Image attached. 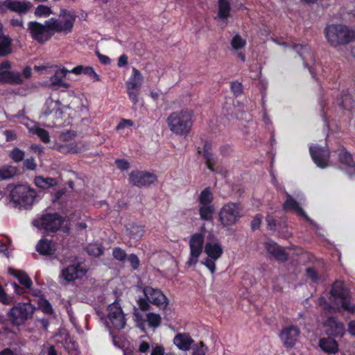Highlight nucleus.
<instances>
[{
    "label": "nucleus",
    "mask_w": 355,
    "mask_h": 355,
    "mask_svg": "<svg viewBox=\"0 0 355 355\" xmlns=\"http://www.w3.org/2000/svg\"><path fill=\"white\" fill-rule=\"evenodd\" d=\"M169 130L176 135H187L193 122V112L184 108L170 114L166 119Z\"/></svg>",
    "instance_id": "1"
},
{
    "label": "nucleus",
    "mask_w": 355,
    "mask_h": 355,
    "mask_svg": "<svg viewBox=\"0 0 355 355\" xmlns=\"http://www.w3.org/2000/svg\"><path fill=\"white\" fill-rule=\"evenodd\" d=\"M36 193L35 190L26 185L15 187L10 193V202L16 208L28 209L35 201Z\"/></svg>",
    "instance_id": "2"
},
{
    "label": "nucleus",
    "mask_w": 355,
    "mask_h": 355,
    "mask_svg": "<svg viewBox=\"0 0 355 355\" xmlns=\"http://www.w3.org/2000/svg\"><path fill=\"white\" fill-rule=\"evenodd\" d=\"M325 36L331 46L349 43L354 39V33L341 24H332L325 28Z\"/></svg>",
    "instance_id": "3"
},
{
    "label": "nucleus",
    "mask_w": 355,
    "mask_h": 355,
    "mask_svg": "<svg viewBox=\"0 0 355 355\" xmlns=\"http://www.w3.org/2000/svg\"><path fill=\"white\" fill-rule=\"evenodd\" d=\"M330 300L334 302L337 308L345 311H355V303L349 291L344 288L341 282H336L331 287Z\"/></svg>",
    "instance_id": "4"
},
{
    "label": "nucleus",
    "mask_w": 355,
    "mask_h": 355,
    "mask_svg": "<svg viewBox=\"0 0 355 355\" xmlns=\"http://www.w3.org/2000/svg\"><path fill=\"white\" fill-rule=\"evenodd\" d=\"M144 295L147 299L140 298L137 303L142 311L149 309L148 301L160 309H165L168 305V300L164 294L158 289L147 286L144 288Z\"/></svg>",
    "instance_id": "5"
},
{
    "label": "nucleus",
    "mask_w": 355,
    "mask_h": 355,
    "mask_svg": "<svg viewBox=\"0 0 355 355\" xmlns=\"http://www.w3.org/2000/svg\"><path fill=\"white\" fill-rule=\"evenodd\" d=\"M76 16L71 11L62 10L58 19L51 18L48 20L49 24L53 31V35L55 32L65 34L71 32Z\"/></svg>",
    "instance_id": "6"
},
{
    "label": "nucleus",
    "mask_w": 355,
    "mask_h": 355,
    "mask_svg": "<svg viewBox=\"0 0 355 355\" xmlns=\"http://www.w3.org/2000/svg\"><path fill=\"white\" fill-rule=\"evenodd\" d=\"M205 252L207 257L201 261V263L213 274L216 271V261L223 254V247L218 241H209L205 245Z\"/></svg>",
    "instance_id": "7"
},
{
    "label": "nucleus",
    "mask_w": 355,
    "mask_h": 355,
    "mask_svg": "<svg viewBox=\"0 0 355 355\" xmlns=\"http://www.w3.org/2000/svg\"><path fill=\"white\" fill-rule=\"evenodd\" d=\"M243 209L240 205L236 203H227L225 205L219 212V219L223 226L234 225L243 215Z\"/></svg>",
    "instance_id": "8"
},
{
    "label": "nucleus",
    "mask_w": 355,
    "mask_h": 355,
    "mask_svg": "<svg viewBox=\"0 0 355 355\" xmlns=\"http://www.w3.org/2000/svg\"><path fill=\"white\" fill-rule=\"evenodd\" d=\"M28 29L31 37L40 43L49 40L53 35L48 20L44 24L31 21L28 24Z\"/></svg>",
    "instance_id": "9"
},
{
    "label": "nucleus",
    "mask_w": 355,
    "mask_h": 355,
    "mask_svg": "<svg viewBox=\"0 0 355 355\" xmlns=\"http://www.w3.org/2000/svg\"><path fill=\"white\" fill-rule=\"evenodd\" d=\"M204 246V236L202 234H194L191 236L189 241L190 253L187 266L192 267L197 264L201 254L202 253Z\"/></svg>",
    "instance_id": "10"
},
{
    "label": "nucleus",
    "mask_w": 355,
    "mask_h": 355,
    "mask_svg": "<svg viewBox=\"0 0 355 355\" xmlns=\"http://www.w3.org/2000/svg\"><path fill=\"white\" fill-rule=\"evenodd\" d=\"M143 80L144 77L141 72L136 68H133L125 85L129 98L135 105L139 101V89L143 83Z\"/></svg>",
    "instance_id": "11"
},
{
    "label": "nucleus",
    "mask_w": 355,
    "mask_h": 355,
    "mask_svg": "<svg viewBox=\"0 0 355 355\" xmlns=\"http://www.w3.org/2000/svg\"><path fill=\"white\" fill-rule=\"evenodd\" d=\"M63 223L61 216L58 214H47L33 220V224L40 230L53 232L58 230Z\"/></svg>",
    "instance_id": "12"
},
{
    "label": "nucleus",
    "mask_w": 355,
    "mask_h": 355,
    "mask_svg": "<svg viewBox=\"0 0 355 355\" xmlns=\"http://www.w3.org/2000/svg\"><path fill=\"white\" fill-rule=\"evenodd\" d=\"M86 274V270L80 264H72L64 268L60 275V282L66 284L82 278Z\"/></svg>",
    "instance_id": "13"
},
{
    "label": "nucleus",
    "mask_w": 355,
    "mask_h": 355,
    "mask_svg": "<svg viewBox=\"0 0 355 355\" xmlns=\"http://www.w3.org/2000/svg\"><path fill=\"white\" fill-rule=\"evenodd\" d=\"M300 333L298 327L291 325L282 329L279 333V338L285 347L293 348L298 339Z\"/></svg>",
    "instance_id": "14"
},
{
    "label": "nucleus",
    "mask_w": 355,
    "mask_h": 355,
    "mask_svg": "<svg viewBox=\"0 0 355 355\" xmlns=\"http://www.w3.org/2000/svg\"><path fill=\"white\" fill-rule=\"evenodd\" d=\"M157 180L155 175L146 171H135L130 174V182L141 187L153 184Z\"/></svg>",
    "instance_id": "15"
},
{
    "label": "nucleus",
    "mask_w": 355,
    "mask_h": 355,
    "mask_svg": "<svg viewBox=\"0 0 355 355\" xmlns=\"http://www.w3.org/2000/svg\"><path fill=\"white\" fill-rule=\"evenodd\" d=\"M310 153L318 167L324 168L328 166L329 154L327 150L316 146H310Z\"/></svg>",
    "instance_id": "16"
},
{
    "label": "nucleus",
    "mask_w": 355,
    "mask_h": 355,
    "mask_svg": "<svg viewBox=\"0 0 355 355\" xmlns=\"http://www.w3.org/2000/svg\"><path fill=\"white\" fill-rule=\"evenodd\" d=\"M68 73L69 70L65 68L56 70L54 75L50 78L47 85L55 89L69 88V85L64 81V78Z\"/></svg>",
    "instance_id": "17"
},
{
    "label": "nucleus",
    "mask_w": 355,
    "mask_h": 355,
    "mask_svg": "<svg viewBox=\"0 0 355 355\" xmlns=\"http://www.w3.org/2000/svg\"><path fill=\"white\" fill-rule=\"evenodd\" d=\"M32 7L29 1H12L11 0H5L0 3V9L5 10L9 9L19 13H25Z\"/></svg>",
    "instance_id": "18"
},
{
    "label": "nucleus",
    "mask_w": 355,
    "mask_h": 355,
    "mask_svg": "<svg viewBox=\"0 0 355 355\" xmlns=\"http://www.w3.org/2000/svg\"><path fill=\"white\" fill-rule=\"evenodd\" d=\"M327 334L332 336H342L345 333V327L343 323L336 318L330 317L324 323Z\"/></svg>",
    "instance_id": "19"
},
{
    "label": "nucleus",
    "mask_w": 355,
    "mask_h": 355,
    "mask_svg": "<svg viewBox=\"0 0 355 355\" xmlns=\"http://www.w3.org/2000/svg\"><path fill=\"white\" fill-rule=\"evenodd\" d=\"M104 322L109 329H123L125 324L123 312H109L107 318L105 319Z\"/></svg>",
    "instance_id": "20"
},
{
    "label": "nucleus",
    "mask_w": 355,
    "mask_h": 355,
    "mask_svg": "<svg viewBox=\"0 0 355 355\" xmlns=\"http://www.w3.org/2000/svg\"><path fill=\"white\" fill-rule=\"evenodd\" d=\"M36 309L51 311V307L46 299L38 297L31 300L29 303L24 304L23 307L20 308L19 311H35Z\"/></svg>",
    "instance_id": "21"
},
{
    "label": "nucleus",
    "mask_w": 355,
    "mask_h": 355,
    "mask_svg": "<svg viewBox=\"0 0 355 355\" xmlns=\"http://www.w3.org/2000/svg\"><path fill=\"white\" fill-rule=\"evenodd\" d=\"M267 252L278 261H284L287 259V254L284 249L272 241L264 243Z\"/></svg>",
    "instance_id": "22"
},
{
    "label": "nucleus",
    "mask_w": 355,
    "mask_h": 355,
    "mask_svg": "<svg viewBox=\"0 0 355 355\" xmlns=\"http://www.w3.org/2000/svg\"><path fill=\"white\" fill-rule=\"evenodd\" d=\"M28 130L30 133L36 134L40 139L44 143L50 141V137L49 132L41 128H40L34 121L29 119H24L21 122Z\"/></svg>",
    "instance_id": "23"
},
{
    "label": "nucleus",
    "mask_w": 355,
    "mask_h": 355,
    "mask_svg": "<svg viewBox=\"0 0 355 355\" xmlns=\"http://www.w3.org/2000/svg\"><path fill=\"white\" fill-rule=\"evenodd\" d=\"M62 112V107L59 101H54L51 98L46 100L44 107V113L45 115L53 114L55 117L59 118Z\"/></svg>",
    "instance_id": "24"
},
{
    "label": "nucleus",
    "mask_w": 355,
    "mask_h": 355,
    "mask_svg": "<svg viewBox=\"0 0 355 355\" xmlns=\"http://www.w3.org/2000/svg\"><path fill=\"white\" fill-rule=\"evenodd\" d=\"M23 77L19 72L12 71H0V83L8 84H20L23 83Z\"/></svg>",
    "instance_id": "25"
},
{
    "label": "nucleus",
    "mask_w": 355,
    "mask_h": 355,
    "mask_svg": "<svg viewBox=\"0 0 355 355\" xmlns=\"http://www.w3.org/2000/svg\"><path fill=\"white\" fill-rule=\"evenodd\" d=\"M339 159L341 163L345 164L348 167L349 175L352 178H355V163L352 159L351 154H349L344 148L339 150Z\"/></svg>",
    "instance_id": "26"
},
{
    "label": "nucleus",
    "mask_w": 355,
    "mask_h": 355,
    "mask_svg": "<svg viewBox=\"0 0 355 355\" xmlns=\"http://www.w3.org/2000/svg\"><path fill=\"white\" fill-rule=\"evenodd\" d=\"M284 209L286 211H294L297 215L301 216L308 221L311 222V219L300 207L299 204L288 194H287V199L284 203Z\"/></svg>",
    "instance_id": "27"
},
{
    "label": "nucleus",
    "mask_w": 355,
    "mask_h": 355,
    "mask_svg": "<svg viewBox=\"0 0 355 355\" xmlns=\"http://www.w3.org/2000/svg\"><path fill=\"white\" fill-rule=\"evenodd\" d=\"M193 342V339L188 334H178L173 339L174 345L183 351L189 350Z\"/></svg>",
    "instance_id": "28"
},
{
    "label": "nucleus",
    "mask_w": 355,
    "mask_h": 355,
    "mask_svg": "<svg viewBox=\"0 0 355 355\" xmlns=\"http://www.w3.org/2000/svg\"><path fill=\"white\" fill-rule=\"evenodd\" d=\"M246 45V41L241 37L239 35H236L233 37L231 41V47L232 49L236 52H237L238 58L243 62L245 60V55L239 51L242 49H243Z\"/></svg>",
    "instance_id": "29"
},
{
    "label": "nucleus",
    "mask_w": 355,
    "mask_h": 355,
    "mask_svg": "<svg viewBox=\"0 0 355 355\" xmlns=\"http://www.w3.org/2000/svg\"><path fill=\"white\" fill-rule=\"evenodd\" d=\"M53 148L62 153H75L81 151L83 146L76 142L60 144H55Z\"/></svg>",
    "instance_id": "30"
},
{
    "label": "nucleus",
    "mask_w": 355,
    "mask_h": 355,
    "mask_svg": "<svg viewBox=\"0 0 355 355\" xmlns=\"http://www.w3.org/2000/svg\"><path fill=\"white\" fill-rule=\"evenodd\" d=\"M319 346L325 352L336 354L338 350L337 342L331 338H323L320 340Z\"/></svg>",
    "instance_id": "31"
},
{
    "label": "nucleus",
    "mask_w": 355,
    "mask_h": 355,
    "mask_svg": "<svg viewBox=\"0 0 355 355\" xmlns=\"http://www.w3.org/2000/svg\"><path fill=\"white\" fill-rule=\"evenodd\" d=\"M8 272L16 277L21 285L27 288H31L33 282L24 271L10 268L8 269Z\"/></svg>",
    "instance_id": "32"
},
{
    "label": "nucleus",
    "mask_w": 355,
    "mask_h": 355,
    "mask_svg": "<svg viewBox=\"0 0 355 355\" xmlns=\"http://www.w3.org/2000/svg\"><path fill=\"white\" fill-rule=\"evenodd\" d=\"M37 251L44 255L51 254L55 251L54 245L47 239H41L36 245Z\"/></svg>",
    "instance_id": "33"
},
{
    "label": "nucleus",
    "mask_w": 355,
    "mask_h": 355,
    "mask_svg": "<svg viewBox=\"0 0 355 355\" xmlns=\"http://www.w3.org/2000/svg\"><path fill=\"white\" fill-rule=\"evenodd\" d=\"M230 12V0H218V17L222 20H225Z\"/></svg>",
    "instance_id": "34"
},
{
    "label": "nucleus",
    "mask_w": 355,
    "mask_h": 355,
    "mask_svg": "<svg viewBox=\"0 0 355 355\" xmlns=\"http://www.w3.org/2000/svg\"><path fill=\"white\" fill-rule=\"evenodd\" d=\"M35 183L37 187L42 189H49L57 184V180L51 178H43L41 176L35 178Z\"/></svg>",
    "instance_id": "35"
},
{
    "label": "nucleus",
    "mask_w": 355,
    "mask_h": 355,
    "mask_svg": "<svg viewBox=\"0 0 355 355\" xmlns=\"http://www.w3.org/2000/svg\"><path fill=\"white\" fill-rule=\"evenodd\" d=\"M11 53V40L6 36L0 37V55L5 56Z\"/></svg>",
    "instance_id": "36"
},
{
    "label": "nucleus",
    "mask_w": 355,
    "mask_h": 355,
    "mask_svg": "<svg viewBox=\"0 0 355 355\" xmlns=\"http://www.w3.org/2000/svg\"><path fill=\"white\" fill-rule=\"evenodd\" d=\"M28 312H10L9 318L12 323L16 325H20L27 319Z\"/></svg>",
    "instance_id": "37"
},
{
    "label": "nucleus",
    "mask_w": 355,
    "mask_h": 355,
    "mask_svg": "<svg viewBox=\"0 0 355 355\" xmlns=\"http://www.w3.org/2000/svg\"><path fill=\"white\" fill-rule=\"evenodd\" d=\"M17 173V168L12 166H3L0 168V178L1 179H10Z\"/></svg>",
    "instance_id": "38"
},
{
    "label": "nucleus",
    "mask_w": 355,
    "mask_h": 355,
    "mask_svg": "<svg viewBox=\"0 0 355 355\" xmlns=\"http://www.w3.org/2000/svg\"><path fill=\"white\" fill-rule=\"evenodd\" d=\"M161 317L159 314L153 312H149L146 315L144 322H147L148 326L151 327H157L159 325Z\"/></svg>",
    "instance_id": "39"
},
{
    "label": "nucleus",
    "mask_w": 355,
    "mask_h": 355,
    "mask_svg": "<svg viewBox=\"0 0 355 355\" xmlns=\"http://www.w3.org/2000/svg\"><path fill=\"white\" fill-rule=\"evenodd\" d=\"M200 218L203 220H210L212 218L214 207L211 205H201L200 208Z\"/></svg>",
    "instance_id": "40"
},
{
    "label": "nucleus",
    "mask_w": 355,
    "mask_h": 355,
    "mask_svg": "<svg viewBox=\"0 0 355 355\" xmlns=\"http://www.w3.org/2000/svg\"><path fill=\"white\" fill-rule=\"evenodd\" d=\"M212 200V193H211L210 190L207 188L204 189L199 196V201L201 205H210Z\"/></svg>",
    "instance_id": "41"
},
{
    "label": "nucleus",
    "mask_w": 355,
    "mask_h": 355,
    "mask_svg": "<svg viewBox=\"0 0 355 355\" xmlns=\"http://www.w3.org/2000/svg\"><path fill=\"white\" fill-rule=\"evenodd\" d=\"M51 13V8L44 5L38 6L35 10V15L37 17H48Z\"/></svg>",
    "instance_id": "42"
},
{
    "label": "nucleus",
    "mask_w": 355,
    "mask_h": 355,
    "mask_svg": "<svg viewBox=\"0 0 355 355\" xmlns=\"http://www.w3.org/2000/svg\"><path fill=\"white\" fill-rule=\"evenodd\" d=\"M9 156L15 162H19L23 160L24 157V153L19 148H15L10 152Z\"/></svg>",
    "instance_id": "43"
},
{
    "label": "nucleus",
    "mask_w": 355,
    "mask_h": 355,
    "mask_svg": "<svg viewBox=\"0 0 355 355\" xmlns=\"http://www.w3.org/2000/svg\"><path fill=\"white\" fill-rule=\"evenodd\" d=\"M144 230L142 227L137 225H132L130 228V234L133 239H139L144 234Z\"/></svg>",
    "instance_id": "44"
},
{
    "label": "nucleus",
    "mask_w": 355,
    "mask_h": 355,
    "mask_svg": "<svg viewBox=\"0 0 355 355\" xmlns=\"http://www.w3.org/2000/svg\"><path fill=\"white\" fill-rule=\"evenodd\" d=\"M87 250L89 254L94 257L100 256L103 253L102 248L98 244L89 245Z\"/></svg>",
    "instance_id": "45"
},
{
    "label": "nucleus",
    "mask_w": 355,
    "mask_h": 355,
    "mask_svg": "<svg viewBox=\"0 0 355 355\" xmlns=\"http://www.w3.org/2000/svg\"><path fill=\"white\" fill-rule=\"evenodd\" d=\"M207 350V347L200 342L193 347L192 355H205Z\"/></svg>",
    "instance_id": "46"
},
{
    "label": "nucleus",
    "mask_w": 355,
    "mask_h": 355,
    "mask_svg": "<svg viewBox=\"0 0 355 355\" xmlns=\"http://www.w3.org/2000/svg\"><path fill=\"white\" fill-rule=\"evenodd\" d=\"M112 254L114 257L119 261H123L126 258V254L125 251L120 248H114L113 250Z\"/></svg>",
    "instance_id": "47"
},
{
    "label": "nucleus",
    "mask_w": 355,
    "mask_h": 355,
    "mask_svg": "<svg viewBox=\"0 0 355 355\" xmlns=\"http://www.w3.org/2000/svg\"><path fill=\"white\" fill-rule=\"evenodd\" d=\"M12 301V298L6 293L3 287L0 285V302L3 304H10Z\"/></svg>",
    "instance_id": "48"
},
{
    "label": "nucleus",
    "mask_w": 355,
    "mask_h": 355,
    "mask_svg": "<svg viewBox=\"0 0 355 355\" xmlns=\"http://www.w3.org/2000/svg\"><path fill=\"white\" fill-rule=\"evenodd\" d=\"M85 73L92 80L94 81H99L100 78L98 75L94 71V69L90 67L85 66Z\"/></svg>",
    "instance_id": "49"
},
{
    "label": "nucleus",
    "mask_w": 355,
    "mask_h": 355,
    "mask_svg": "<svg viewBox=\"0 0 355 355\" xmlns=\"http://www.w3.org/2000/svg\"><path fill=\"white\" fill-rule=\"evenodd\" d=\"M133 125V121L130 119H122L116 126L117 130H121Z\"/></svg>",
    "instance_id": "50"
},
{
    "label": "nucleus",
    "mask_w": 355,
    "mask_h": 355,
    "mask_svg": "<svg viewBox=\"0 0 355 355\" xmlns=\"http://www.w3.org/2000/svg\"><path fill=\"white\" fill-rule=\"evenodd\" d=\"M306 275L313 282H317L319 279L318 274L313 268H308L306 269Z\"/></svg>",
    "instance_id": "51"
},
{
    "label": "nucleus",
    "mask_w": 355,
    "mask_h": 355,
    "mask_svg": "<svg viewBox=\"0 0 355 355\" xmlns=\"http://www.w3.org/2000/svg\"><path fill=\"white\" fill-rule=\"evenodd\" d=\"M133 269H137L139 266V258L135 254H130L128 258Z\"/></svg>",
    "instance_id": "52"
},
{
    "label": "nucleus",
    "mask_w": 355,
    "mask_h": 355,
    "mask_svg": "<svg viewBox=\"0 0 355 355\" xmlns=\"http://www.w3.org/2000/svg\"><path fill=\"white\" fill-rule=\"evenodd\" d=\"M232 91L236 95L242 92V85L239 82H233L231 84Z\"/></svg>",
    "instance_id": "53"
},
{
    "label": "nucleus",
    "mask_w": 355,
    "mask_h": 355,
    "mask_svg": "<svg viewBox=\"0 0 355 355\" xmlns=\"http://www.w3.org/2000/svg\"><path fill=\"white\" fill-rule=\"evenodd\" d=\"M85 66L79 65L74 68H73L71 70L69 71V73H73L76 75L85 73Z\"/></svg>",
    "instance_id": "54"
},
{
    "label": "nucleus",
    "mask_w": 355,
    "mask_h": 355,
    "mask_svg": "<svg viewBox=\"0 0 355 355\" xmlns=\"http://www.w3.org/2000/svg\"><path fill=\"white\" fill-rule=\"evenodd\" d=\"M24 166L29 170H34L36 167V163L33 159H27L24 162Z\"/></svg>",
    "instance_id": "55"
},
{
    "label": "nucleus",
    "mask_w": 355,
    "mask_h": 355,
    "mask_svg": "<svg viewBox=\"0 0 355 355\" xmlns=\"http://www.w3.org/2000/svg\"><path fill=\"white\" fill-rule=\"evenodd\" d=\"M3 135H5L7 141H13L16 138L15 132L12 130H5L3 132Z\"/></svg>",
    "instance_id": "56"
},
{
    "label": "nucleus",
    "mask_w": 355,
    "mask_h": 355,
    "mask_svg": "<svg viewBox=\"0 0 355 355\" xmlns=\"http://www.w3.org/2000/svg\"><path fill=\"white\" fill-rule=\"evenodd\" d=\"M262 217L259 215H257L253 220L252 221V229H257L259 228L261 222Z\"/></svg>",
    "instance_id": "57"
},
{
    "label": "nucleus",
    "mask_w": 355,
    "mask_h": 355,
    "mask_svg": "<svg viewBox=\"0 0 355 355\" xmlns=\"http://www.w3.org/2000/svg\"><path fill=\"white\" fill-rule=\"evenodd\" d=\"M150 355H164V349L162 346L159 345L153 348Z\"/></svg>",
    "instance_id": "58"
},
{
    "label": "nucleus",
    "mask_w": 355,
    "mask_h": 355,
    "mask_svg": "<svg viewBox=\"0 0 355 355\" xmlns=\"http://www.w3.org/2000/svg\"><path fill=\"white\" fill-rule=\"evenodd\" d=\"M116 164L117 167L121 170L127 169L129 168V164L125 160H116Z\"/></svg>",
    "instance_id": "59"
},
{
    "label": "nucleus",
    "mask_w": 355,
    "mask_h": 355,
    "mask_svg": "<svg viewBox=\"0 0 355 355\" xmlns=\"http://www.w3.org/2000/svg\"><path fill=\"white\" fill-rule=\"evenodd\" d=\"M150 348V345L145 341H143L139 347V351L141 353L146 352Z\"/></svg>",
    "instance_id": "60"
},
{
    "label": "nucleus",
    "mask_w": 355,
    "mask_h": 355,
    "mask_svg": "<svg viewBox=\"0 0 355 355\" xmlns=\"http://www.w3.org/2000/svg\"><path fill=\"white\" fill-rule=\"evenodd\" d=\"M128 63V57L125 55H122L119 57L118 61V65L119 67L125 66Z\"/></svg>",
    "instance_id": "61"
},
{
    "label": "nucleus",
    "mask_w": 355,
    "mask_h": 355,
    "mask_svg": "<svg viewBox=\"0 0 355 355\" xmlns=\"http://www.w3.org/2000/svg\"><path fill=\"white\" fill-rule=\"evenodd\" d=\"M97 55L100 60V61L105 64H107L110 63V59L104 55L100 54L99 53H97Z\"/></svg>",
    "instance_id": "62"
},
{
    "label": "nucleus",
    "mask_w": 355,
    "mask_h": 355,
    "mask_svg": "<svg viewBox=\"0 0 355 355\" xmlns=\"http://www.w3.org/2000/svg\"><path fill=\"white\" fill-rule=\"evenodd\" d=\"M266 221L268 223V227L270 229V230H274L275 229V220L274 219L268 216L267 218H266Z\"/></svg>",
    "instance_id": "63"
},
{
    "label": "nucleus",
    "mask_w": 355,
    "mask_h": 355,
    "mask_svg": "<svg viewBox=\"0 0 355 355\" xmlns=\"http://www.w3.org/2000/svg\"><path fill=\"white\" fill-rule=\"evenodd\" d=\"M348 331L351 334L355 335V320L349 322Z\"/></svg>",
    "instance_id": "64"
}]
</instances>
